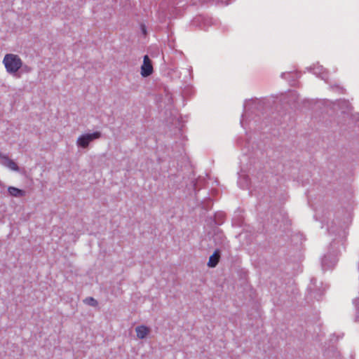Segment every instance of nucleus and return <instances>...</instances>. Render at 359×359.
Listing matches in <instances>:
<instances>
[{
    "label": "nucleus",
    "mask_w": 359,
    "mask_h": 359,
    "mask_svg": "<svg viewBox=\"0 0 359 359\" xmlns=\"http://www.w3.org/2000/svg\"><path fill=\"white\" fill-rule=\"evenodd\" d=\"M23 69H24V71H25L27 72H29L32 70V69L27 65L23 67Z\"/></svg>",
    "instance_id": "obj_12"
},
{
    "label": "nucleus",
    "mask_w": 359,
    "mask_h": 359,
    "mask_svg": "<svg viewBox=\"0 0 359 359\" xmlns=\"http://www.w3.org/2000/svg\"><path fill=\"white\" fill-rule=\"evenodd\" d=\"M100 137L101 133L99 131H96L93 133L82 134L77 138L76 145L78 147L86 149L91 142L99 139Z\"/></svg>",
    "instance_id": "obj_2"
},
{
    "label": "nucleus",
    "mask_w": 359,
    "mask_h": 359,
    "mask_svg": "<svg viewBox=\"0 0 359 359\" xmlns=\"http://www.w3.org/2000/svg\"><path fill=\"white\" fill-rule=\"evenodd\" d=\"M3 64L6 72L10 74H15L23 67L20 57L18 55L12 53L6 54L4 56Z\"/></svg>",
    "instance_id": "obj_1"
},
{
    "label": "nucleus",
    "mask_w": 359,
    "mask_h": 359,
    "mask_svg": "<svg viewBox=\"0 0 359 359\" xmlns=\"http://www.w3.org/2000/svg\"><path fill=\"white\" fill-rule=\"evenodd\" d=\"M355 322H359V315H358V314H357V315L355 316Z\"/></svg>",
    "instance_id": "obj_13"
},
{
    "label": "nucleus",
    "mask_w": 359,
    "mask_h": 359,
    "mask_svg": "<svg viewBox=\"0 0 359 359\" xmlns=\"http://www.w3.org/2000/svg\"><path fill=\"white\" fill-rule=\"evenodd\" d=\"M329 256H325L323 259H322V266H323V269L326 270V269H330L332 266H333L335 263H336V261L335 260H333L330 264L328 262V259H329Z\"/></svg>",
    "instance_id": "obj_9"
},
{
    "label": "nucleus",
    "mask_w": 359,
    "mask_h": 359,
    "mask_svg": "<svg viewBox=\"0 0 359 359\" xmlns=\"http://www.w3.org/2000/svg\"><path fill=\"white\" fill-rule=\"evenodd\" d=\"M310 69L312 70L314 74L319 76L323 80L327 81V73L325 72L323 66L318 65H315L313 67H311Z\"/></svg>",
    "instance_id": "obj_6"
},
{
    "label": "nucleus",
    "mask_w": 359,
    "mask_h": 359,
    "mask_svg": "<svg viewBox=\"0 0 359 359\" xmlns=\"http://www.w3.org/2000/svg\"><path fill=\"white\" fill-rule=\"evenodd\" d=\"M137 337L140 339H143L150 333L151 330L145 325H139L135 327Z\"/></svg>",
    "instance_id": "obj_5"
},
{
    "label": "nucleus",
    "mask_w": 359,
    "mask_h": 359,
    "mask_svg": "<svg viewBox=\"0 0 359 359\" xmlns=\"http://www.w3.org/2000/svg\"><path fill=\"white\" fill-rule=\"evenodd\" d=\"M286 74H287V73H283V74H282V75H281V76H282L283 78H285V76Z\"/></svg>",
    "instance_id": "obj_15"
},
{
    "label": "nucleus",
    "mask_w": 359,
    "mask_h": 359,
    "mask_svg": "<svg viewBox=\"0 0 359 359\" xmlns=\"http://www.w3.org/2000/svg\"><path fill=\"white\" fill-rule=\"evenodd\" d=\"M220 258V252L219 250H216L214 253L210 257L208 262L209 267H215L219 262Z\"/></svg>",
    "instance_id": "obj_7"
},
{
    "label": "nucleus",
    "mask_w": 359,
    "mask_h": 359,
    "mask_svg": "<svg viewBox=\"0 0 359 359\" xmlns=\"http://www.w3.org/2000/svg\"><path fill=\"white\" fill-rule=\"evenodd\" d=\"M84 303L91 306H97L98 305L97 301L93 297H87L83 300Z\"/></svg>",
    "instance_id": "obj_11"
},
{
    "label": "nucleus",
    "mask_w": 359,
    "mask_h": 359,
    "mask_svg": "<svg viewBox=\"0 0 359 359\" xmlns=\"http://www.w3.org/2000/svg\"><path fill=\"white\" fill-rule=\"evenodd\" d=\"M142 32L145 34H146L145 27H144V26H142Z\"/></svg>",
    "instance_id": "obj_14"
},
{
    "label": "nucleus",
    "mask_w": 359,
    "mask_h": 359,
    "mask_svg": "<svg viewBox=\"0 0 359 359\" xmlns=\"http://www.w3.org/2000/svg\"><path fill=\"white\" fill-rule=\"evenodd\" d=\"M1 163L5 166L9 168L11 170L13 171H18L19 168L18 165L11 159H10L7 156L1 155Z\"/></svg>",
    "instance_id": "obj_4"
},
{
    "label": "nucleus",
    "mask_w": 359,
    "mask_h": 359,
    "mask_svg": "<svg viewBox=\"0 0 359 359\" xmlns=\"http://www.w3.org/2000/svg\"><path fill=\"white\" fill-rule=\"evenodd\" d=\"M248 182L249 179L248 176L245 175L240 176L238 184L242 189H245L248 186Z\"/></svg>",
    "instance_id": "obj_10"
},
{
    "label": "nucleus",
    "mask_w": 359,
    "mask_h": 359,
    "mask_svg": "<svg viewBox=\"0 0 359 359\" xmlns=\"http://www.w3.org/2000/svg\"><path fill=\"white\" fill-rule=\"evenodd\" d=\"M153 73V66L151 60L148 55H144L143 59V64L141 66V75L143 77H147Z\"/></svg>",
    "instance_id": "obj_3"
},
{
    "label": "nucleus",
    "mask_w": 359,
    "mask_h": 359,
    "mask_svg": "<svg viewBox=\"0 0 359 359\" xmlns=\"http://www.w3.org/2000/svg\"><path fill=\"white\" fill-rule=\"evenodd\" d=\"M0 157H1V154L0 153Z\"/></svg>",
    "instance_id": "obj_16"
},
{
    "label": "nucleus",
    "mask_w": 359,
    "mask_h": 359,
    "mask_svg": "<svg viewBox=\"0 0 359 359\" xmlns=\"http://www.w3.org/2000/svg\"><path fill=\"white\" fill-rule=\"evenodd\" d=\"M9 194L14 197H22L25 196V191L14 187H9L8 188Z\"/></svg>",
    "instance_id": "obj_8"
}]
</instances>
